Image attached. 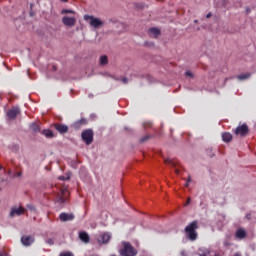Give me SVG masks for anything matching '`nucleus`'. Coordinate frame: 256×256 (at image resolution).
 Masks as SVG:
<instances>
[{"instance_id": "nucleus-1", "label": "nucleus", "mask_w": 256, "mask_h": 256, "mask_svg": "<svg viewBox=\"0 0 256 256\" xmlns=\"http://www.w3.org/2000/svg\"><path fill=\"white\" fill-rule=\"evenodd\" d=\"M197 229H199V222L197 220H194L185 227L186 237L189 241H197Z\"/></svg>"}, {"instance_id": "nucleus-2", "label": "nucleus", "mask_w": 256, "mask_h": 256, "mask_svg": "<svg viewBox=\"0 0 256 256\" xmlns=\"http://www.w3.org/2000/svg\"><path fill=\"white\" fill-rule=\"evenodd\" d=\"M119 253L121 256H137L136 248L131 245V242L123 241L119 246Z\"/></svg>"}, {"instance_id": "nucleus-3", "label": "nucleus", "mask_w": 256, "mask_h": 256, "mask_svg": "<svg viewBox=\"0 0 256 256\" xmlns=\"http://www.w3.org/2000/svg\"><path fill=\"white\" fill-rule=\"evenodd\" d=\"M84 21H88L89 25H91L93 29H101V27L105 25V21L101 20V18H97L91 15H85Z\"/></svg>"}, {"instance_id": "nucleus-4", "label": "nucleus", "mask_w": 256, "mask_h": 256, "mask_svg": "<svg viewBox=\"0 0 256 256\" xmlns=\"http://www.w3.org/2000/svg\"><path fill=\"white\" fill-rule=\"evenodd\" d=\"M233 133L238 137H247L249 135V126L247 124H241L233 130Z\"/></svg>"}, {"instance_id": "nucleus-5", "label": "nucleus", "mask_w": 256, "mask_h": 256, "mask_svg": "<svg viewBox=\"0 0 256 256\" xmlns=\"http://www.w3.org/2000/svg\"><path fill=\"white\" fill-rule=\"evenodd\" d=\"M81 137L84 143H86L87 145H91V143H93V137H94L93 130L91 129L84 130L81 134Z\"/></svg>"}, {"instance_id": "nucleus-6", "label": "nucleus", "mask_w": 256, "mask_h": 256, "mask_svg": "<svg viewBox=\"0 0 256 256\" xmlns=\"http://www.w3.org/2000/svg\"><path fill=\"white\" fill-rule=\"evenodd\" d=\"M68 197H69V190L62 189L61 194L57 195L56 201L57 203H60V205H63V203H67Z\"/></svg>"}, {"instance_id": "nucleus-7", "label": "nucleus", "mask_w": 256, "mask_h": 256, "mask_svg": "<svg viewBox=\"0 0 256 256\" xmlns=\"http://www.w3.org/2000/svg\"><path fill=\"white\" fill-rule=\"evenodd\" d=\"M62 23L66 27H75V23H77V19H75V17L64 16L62 18Z\"/></svg>"}, {"instance_id": "nucleus-8", "label": "nucleus", "mask_w": 256, "mask_h": 256, "mask_svg": "<svg viewBox=\"0 0 256 256\" xmlns=\"http://www.w3.org/2000/svg\"><path fill=\"white\" fill-rule=\"evenodd\" d=\"M21 243L25 247H30V245H33V243H35V238L29 235L22 236Z\"/></svg>"}, {"instance_id": "nucleus-9", "label": "nucleus", "mask_w": 256, "mask_h": 256, "mask_svg": "<svg viewBox=\"0 0 256 256\" xmlns=\"http://www.w3.org/2000/svg\"><path fill=\"white\" fill-rule=\"evenodd\" d=\"M59 219H60V221L65 223L67 221H73V219H75V215L67 214V213L63 212L59 215Z\"/></svg>"}, {"instance_id": "nucleus-10", "label": "nucleus", "mask_w": 256, "mask_h": 256, "mask_svg": "<svg viewBox=\"0 0 256 256\" xmlns=\"http://www.w3.org/2000/svg\"><path fill=\"white\" fill-rule=\"evenodd\" d=\"M109 241H111V234H109V233L101 234L98 237V243H103L105 245V244L109 243Z\"/></svg>"}, {"instance_id": "nucleus-11", "label": "nucleus", "mask_w": 256, "mask_h": 256, "mask_svg": "<svg viewBox=\"0 0 256 256\" xmlns=\"http://www.w3.org/2000/svg\"><path fill=\"white\" fill-rule=\"evenodd\" d=\"M236 239H245L247 237V231L245 228H238L235 232Z\"/></svg>"}, {"instance_id": "nucleus-12", "label": "nucleus", "mask_w": 256, "mask_h": 256, "mask_svg": "<svg viewBox=\"0 0 256 256\" xmlns=\"http://www.w3.org/2000/svg\"><path fill=\"white\" fill-rule=\"evenodd\" d=\"M54 129H56V131L61 134H65L67 131H69V127L64 124H54Z\"/></svg>"}, {"instance_id": "nucleus-13", "label": "nucleus", "mask_w": 256, "mask_h": 256, "mask_svg": "<svg viewBox=\"0 0 256 256\" xmlns=\"http://www.w3.org/2000/svg\"><path fill=\"white\" fill-rule=\"evenodd\" d=\"M17 115H19V108H12L7 112V117L9 119H16Z\"/></svg>"}, {"instance_id": "nucleus-14", "label": "nucleus", "mask_w": 256, "mask_h": 256, "mask_svg": "<svg viewBox=\"0 0 256 256\" xmlns=\"http://www.w3.org/2000/svg\"><path fill=\"white\" fill-rule=\"evenodd\" d=\"M79 239L82 240L83 243H89V241H91L89 234L85 231L79 233Z\"/></svg>"}, {"instance_id": "nucleus-15", "label": "nucleus", "mask_w": 256, "mask_h": 256, "mask_svg": "<svg viewBox=\"0 0 256 256\" xmlns=\"http://www.w3.org/2000/svg\"><path fill=\"white\" fill-rule=\"evenodd\" d=\"M25 213V208L19 207V208H14L12 209L10 216L15 217V215H23Z\"/></svg>"}, {"instance_id": "nucleus-16", "label": "nucleus", "mask_w": 256, "mask_h": 256, "mask_svg": "<svg viewBox=\"0 0 256 256\" xmlns=\"http://www.w3.org/2000/svg\"><path fill=\"white\" fill-rule=\"evenodd\" d=\"M83 125H87V119H85V118H81L80 120L76 121L74 123V128L81 129V127H83Z\"/></svg>"}, {"instance_id": "nucleus-17", "label": "nucleus", "mask_w": 256, "mask_h": 256, "mask_svg": "<svg viewBox=\"0 0 256 256\" xmlns=\"http://www.w3.org/2000/svg\"><path fill=\"white\" fill-rule=\"evenodd\" d=\"M222 140L224 141V143H231V141L233 140V135L229 132H225L222 134Z\"/></svg>"}, {"instance_id": "nucleus-18", "label": "nucleus", "mask_w": 256, "mask_h": 256, "mask_svg": "<svg viewBox=\"0 0 256 256\" xmlns=\"http://www.w3.org/2000/svg\"><path fill=\"white\" fill-rule=\"evenodd\" d=\"M149 33L151 37L157 39L159 35H161V30H159L158 28H150Z\"/></svg>"}, {"instance_id": "nucleus-19", "label": "nucleus", "mask_w": 256, "mask_h": 256, "mask_svg": "<svg viewBox=\"0 0 256 256\" xmlns=\"http://www.w3.org/2000/svg\"><path fill=\"white\" fill-rule=\"evenodd\" d=\"M109 63V57H107V55H102L99 58V65L101 66H105Z\"/></svg>"}, {"instance_id": "nucleus-20", "label": "nucleus", "mask_w": 256, "mask_h": 256, "mask_svg": "<svg viewBox=\"0 0 256 256\" xmlns=\"http://www.w3.org/2000/svg\"><path fill=\"white\" fill-rule=\"evenodd\" d=\"M43 135L47 137V139H52V137H55V135L53 134V131H51L50 129H46L43 130Z\"/></svg>"}, {"instance_id": "nucleus-21", "label": "nucleus", "mask_w": 256, "mask_h": 256, "mask_svg": "<svg viewBox=\"0 0 256 256\" xmlns=\"http://www.w3.org/2000/svg\"><path fill=\"white\" fill-rule=\"evenodd\" d=\"M164 162L166 165H171L172 167H177L179 163L176 160H171V159H165Z\"/></svg>"}, {"instance_id": "nucleus-22", "label": "nucleus", "mask_w": 256, "mask_h": 256, "mask_svg": "<svg viewBox=\"0 0 256 256\" xmlns=\"http://www.w3.org/2000/svg\"><path fill=\"white\" fill-rule=\"evenodd\" d=\"M30 129H31L32 131H34V133H37V132L41 131V128L38 126L37 123H32V124L30 125Z\"/></svg>"}, {"instance_id": "nucleus-23", "label": "nucleus", "mask_w": 256, "mask_h": 256, "mask_svg": "<svg viewBox=\"0 0 256 256\" xmlns=\"http://www.w3.org/2000/svg\"><path fill=\"white\" fill-rule=\"evenodd\" d=\"M249 77H251V73H246V74H241L238 76V79L240 81H245V79H249Z\"/></svg>"}, {"instance_id": "nucleus-24", "label": "nucleus", "mask_w": 256, "mask_h": 256, "mask_svg": "<svg viewBox=\"0 0 256 256\" xmlns=\"http://www.w3.org/2000/svg\"><path fill=\"white\" fill-rule=\"evenodd\" d=\"M67 13H71V14L75 15V11H73V10H67V9L62 10V15H65Z\"/></svg>"}, {"instance_id": "nucleus-25", "label": "nucleus", "mask_w": 256, "mask_h": 256, "mask_svg": "<svg viewBox=\"0 0 256 256\" xmlns=\"http://www.w3.org/2000/svg\"><path fill=\"white\" fill-rule=\"evenodd\" d=\"M224 247H230L231 242H229V239H225L223 242Z\"/></svg>"}, {"instance_id": "nucleus-26", "label": "nucleus", "mask_w": 256, "mask_h": 256, "mask_svg": "<svg viewBox=\"0 0 256 256\" xmlns=\"http://www.w3.org/2000/svg\"><path fill=\"white\" fill-rule=\"evenodd\" d=\"M60 256H74L71 252H62L60 253Z\"/></svg>"}, {"instance_id": "nucleus-27", "label": "nucleus", "mask_w": 256, "mask_h": 256, "mask_svg": "<svg viewBox=\"0 0 256 256\" xmlns=\"http://www.w3.org/2000/svg\"><path fill=\"white\" fill-rule=\"evenodd\" d=\"M186 77H193V73L191 71H186Z\"/></svg>"}, {"instance_id": "nucleus-28", "label": "nucleus", "mask_w": 256, "mask_h": 256, "mask_svg": "<svg viewBox=\"0 0 256 256\" xmlns=\"http://www.w3.org/2000/svg\"><path fill=\"white\" fill-rule=\"evenodd\" d=\"M46 243H48V245H53V239H48V240H46Z\"/></svg>"}, {"instance_id": "nucleus-29", "label": "nucleus", "mask_w": 256, "mask_h": 256, "mask_svg": "<svg viewBox=\"0 0 256 256\" xmlns=\"http://www.w3.org/2000/svg\"><path fill=\"white\" fill-rule=\"evenodd\" d=\"M65 179H67V178H65V176H60V177H59V180H60V181H65Z\"/></svg>"}, {"instance_id": "nucleus-30", "label": "nucleus", "mask_w": 256, "mask_h": 256, "mask_svg": "<svg viewBox=\"0 0 256 256\" xmlns=\"http://www.w3.org/2000/svg\"><path fill=\"white\" fill-rule=\"evenodd\" d=\"M212 15H213V14L208 13V14L206 15V18H207V19H209V18H211V17H212Z\"/></svg>"}, {"instance_id": "nucleus-31", "label": "nucleus", "mask_w": 256, "mask_h": 256, "mask_svg": "<svg viewBox=\"0 0 256 256\" xmlns=\"http://www.w3.org/2000/svg\"><path fill=\"white\" fill-rule=\"evenodd\" d=\"M175 173H176V175H179V168H175Z\"/></svg>"}, {"instance_id": "nucleus-32", "label": "nucleus", "mask_w": 256, "mask_h": 256, "mask_svg": "<svg viewBox=\"0 0 256 256\" xmlns=\"http://www.w3.org/2000/svg\"><path fill=\"white\" fill-rule=\"evenodd\" d=\"M189 203H191V198H188L186 205H189Z\"/></svg>"}, {"instance_id": "nucleus-33", "label": "nucleus", "mask_w": 256, "mask_h": 256, "mask_svg": "<svg viewBox=\"0 0 256 256\" xmlns=\"http://www.w3.org/2000/svg\"><path fill=\"white\" fill-rule=\"evenodd\" d=\"M246 218H247V219H251V214H247V215H246Z\"/></svg>"}, {"instance_id": "nucleus-34", "label": "nucleus", "mask_w": 256, "mask_h": 256, "mask_svg": "<svg viewBox=\"0 0 256 256\" xmlns=\"http://www.w3.org/2000/svg\"><path fill=\"white\" fill-rule=\"evenodd\" d=\"M187 182H188V183H191V177H190V176L188 177Z\"/></svg>"}, {"instance_id": "nucleus-35", "label": "nucleus", "mask_w": 256, "mask_h": 256, "mask_svg": "<svg viewBox=\"0 0 256 256\" xmlns=\"http://www.w3.org/2000/svg\"><path fill=\"white\" fill-rule=\"evenodd\" d=\"M28 209H31V210H33V209H35L33 206H28Z\"/></svg>"}, {"instance_id": "nucleus-36", "label": "nucleus", "mask_w": 256, "mask_h": 256, "mask_svg": "<svg viewBox=\"0 0 256 256\" xmlns=\"http://www.w3.org/2000/svg\"><path fill=\"white\" fill-rule=\"evenodd\" d=\"M62 3H67L69 0H61Z\"/></svg>"}, {"instance_id": "nucleus-37", "label": "nucleus", "mask_w": 256, "mask_h": 256, "mask_svg": "<svg viewBox=\"0 0 256 256\" xmlns=\"http://www.w3.org/2000/svg\"><path fill=\"white\" fill-rule=\"evenodd\" d=\"M123 83H127V78H124V79H123Z\"/></svg>"}, {"instance_id": "nucleus-38", "label": "nucleus", "mask_w": 256, "mask_h": 256, "mask_svg": "<svg viewBox=\"0 0 256 256\" xmlns=\"http://www.w3.org/2000/svg\"><path fill=\"white\" fill-rule=\"evenodd\" d=\"M141 141H142V142H143V141H147V138H142Z\"/></svg>"}, {"instance_id": "nucleus-39", "label": "nucleus", "mask_w": 256, "mask_h": 256, "mask_svg": "<svg viewBox=\"0 0 256 256\" xmlns=\"http://www.w3.org/2000/svg\"><path fill=\"white\" fill-rule=\"evenodd\" d=\"M185 187H189V182H186Z\"/></svg>"}, {"instance_id": "nucleus-40", "label": "nucleus", "mask_w": 256, "mask_h": 256, "mask_svg": "<svg viewBox=\"0 0 256 256\" xmlns=\"http://www.w3.org/2000/svg\"><path fill=\"white\" fill-rule=\"evenodd\" d=\"M233 256H241V254H239V253H236V254H234Z\"/></svg>"}, {"instance_id": "nucleus-41", "label": "nucleus", "mask_w": 256, "mask_h": 256, "mask_svg": "<svg viewBox=\"0 0 256 256\" xmlns=\"http://www.w3.org/2000/svg\"><path fill=\"white\" fill-rule=\"evenodd\" d=\"M250 12H251V10L248 8V9H247V13H250Z\"/></svg>"}, {"instance_id": "nucleus-42", "label": "nucleus", "mask_w": 256, "mask_h": 256, "mask_svg": "<svg viewBox=\"0 0 256 256\" xmlns=\"http://www.w3.org/2000/svg\"><path fill=\"white\" fill-rule=\"evenodd\" d=\"M210 157H215V154L210 155Z\"/></svg>"}, {"instance_id": "nucleus-43", "label": "nucleus", "mask_w": 256, "mask_h": 256, "mask_svg": "<svg viewBox=\"0 0 256 256\" xmlns=\"http://www.w3.org/2000/svg\"><path fill=\"white\" fill-rule=\"evenodd\" d=\"M3 169V166L0 165V170Z\"/></svg>"}, {"instance_id": "nucleus-44", "label": "nucleus", "mask_w": 256, "mask_h": 256, "mask_svg": "<svg viewBox=\"0 0 256 256\" xmlns=\"http://www.w3.org/2000/svg\"><path fill=\"white\" fill-rule=\"evenodd\" d=\"M18 177H21V173L18 174Z\"/></svg>"}]
</instances>
